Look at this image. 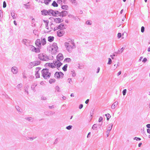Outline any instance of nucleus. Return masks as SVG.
I'll use <instances>...</instances> for the list:
<instances>
[{"mask_svg":"<svg viewBox=\"0 0 150 150\" xmlns=\"http://www.w3.org/2000/svg\"><path fill=\"white\" fill-rule=\"evenodd\" d=\"M64 45L67 51L69 52H71L72 49L76 47L74 40L71 38L67 40V42H65Z\"/></svg>","mask_w":150,"mask_h":150,"instance_id":"1","label":"nucleus"},{"mask_svg":"<svg viewBox=\"0 0 150 150\" xmlns=\"http://www.w3.org/2000/svg\"><path fill=\"white\" fill-rule=\"evenodd\" d=\"M42 76L45 79H47L50 78L51 73L49 72V69H44L42 71Z\"/></svg>","mask_w":150,"mask_h":150,"instance_id":"2","label":"nucleus"},{"mask_svg":"<svg viewBox=\"0 0 150 150\" xmlns=\"http://www.w3.org/2000/svg\"><path fill=\"white\" fill-rule=\"evenodd\" d=\"M49 50H51V53L52 54H55L57 52L58 47L57 44L56 43H54L50 47ZM50 51V50H49Z\"/></svg>","mask_w":150,"mask_h":150,"instance_id":"3","label":"nucleus"},{"mask_svg":"<svg viewBox=\"0 0 150 150\" xmlns=\"http://www.w3.org/2000/svg\"><path fill=\"white\" fill-rule=\"evenodd\" d=\"M38 56L39 59L41 60L47 61L50 59L49 57L44 53H41Z\"/></svg>","mask_w":150,"mask_h":150,"instance_id":"4","label":"nucleus"},{"mask_svg":"<svg viewBox=\"0 0 150 150\" xmlns=\"http://www.w3.org/2000/svg\"><path fill=\"white\" fill-rule=\"evenodd\" d=\"M64 75V74L62 72H56L54 74V76L57 79L62 78Z\"/></svg>","mask_w":150,"mask_h":150,"instance_id":"5","label":"nucleus"},{"mask_svg":"<svg viewBox=\"0 0 150 150\" xmlns=\"http://www.w3.org/2000/svg\"><path fill=\"white\" fill-rule=\"evenodd\" d=\"M30 50L32 51L35 52L36 53H39L40 52V48H36L33 45H30Z\"/></svg>","mask_w":150,"mask_h":150,"instance_id":"6","label":"nucleus"},{"mask_svg":"<svg viewBox=\"0 0 150 150\" xmlns=\"http://www.w3.org/2000/svg\"><path fill=\"white\" fill-rule=\"evenodd\" d=\"M49 12H50V16L52 15L53 16H56L57 15L59 16V11H54L52 9L49 10Z\"/></svg>","mask_w":150,"mask_h":150,"instance_id":"7","label":"nucleus"},{"mask_svg":"<svg viewBox=\"0 0 150 150\" xmlns=\"http://www.w3.org/2000/svg\"><path fill=\"white\" fill-rule=\"evenodd\" d=\"M68 13V12L66 11H63L61 12L59 11V16L63 17L65 16Z\"/></svg>","mask_w":150,"mask_h":150,"instance_id":"8","label":"nucleus"},{"mask_svg":"<svg viewBox=\"0 0 150 150\" xmlns=\"http://www.w3.org/2000/svg\"><path fill=\"white\" fill-rule=\"evenodd\" d=\"M57 60L58 62H60L64 59L63 54L61 53L59 54L57 56Z\"/></svg>","mask_w":150,"mask_h":150,"instance_id":"9","label":"nucleus"},{"mask_svg":"<svg viewBox=\"0 0 150 150\" xmlns=\"http://www.w3.org/2000/svg\"><path fill=\"white\" fill-rule=\"evenodd\" d=\"M30 40L26 39H23L22 41L23 43L27 46H30Z\"/></svg>","mask_w":150,"mask_h":150,"instance_id":"10","label":"nucleus"},{"mask_svg":"<svg viewBox=\"0 0 150 150\" xmlns=\"http://www.w3.org/2000/svg\"><path fill=\"white\" fill-rule=\"evenodd\" d=\"M35 44L37 47L41 49V48L42 45L41 44V42L40 39H38L36 40L35 41Z\"/></svg>","mask_w":150,"mask_h":150,"instance_id":"11","label":"nucleus"},{"mask_svg":"<svg viewBox=\"0 0 150 150\" xmlns=\"http://www.w3.org/2000/svg\"><path fill=\"white\" fill-rule=\"evenodd\" d=\"M11 71L13 74H16L18 72V69L16 67L14 66L11 68Z\"/></svg>","mask_w":150,"mask_h":150,"instance_id":"12","label":"nucleus"},{"mask_svg":"<svg viewBox=\"0 0 150 150\" xmlns=\"http://www.w3.org/2000/svg\"><path fill=\"white\" fill-rule=\"evenodd\" d=\"M41 12L42 13V14L44 16H46L47 15H50V12H49V10L48 11L46 9H43L41 11Z\"/></svg>","mask_w":150,"mask_h":150,"instance_id":"13","label":"nucleus"},{"mask_svg":"<svg viewBox=\"0 0 150 150\" xmlns=\"http://www.w3.org/2000/svg\"><path fill=\"white\" fill-rule=\"evenodd\" d=\"M53 63H55L56 64V66L57 68L60 67L62 65V63L60 62H58L57 60L55 59L53 61Z\"/></svg>","mask_w":150,"mask_h":150,"instance_id":"14","label":"nucleus"},{"mask_svg":"<svg viewBox=\"0 0 150 150\" xmlns=\"http://www.w3.org/2000/svg\"><path fill=\"white\" fill-rule=\"evenodd\" d=\"M58 28H59V29H60L61 30L65 29L66 28V26H64V25L63 23H62L60 24L58 26Z\"/></svg>","mask_w":150,"mask_h":150,"instance_id":"15","label":"nucleus"},{"mask_svg":"<svg viewBox=\"0 0 150 150\" xmlns=\"http://www.w3.org/2000/svg\"><path fill=\"white\" fill-rule=\"evenodd\" d=\"M64 32L61 30H58L57 32V35L59 37L62 36L64 34Z\"/></svg>","mask_w":150,"mask_h":150,"instance_id":"16","label":"nucleus"},{"mask_svg":"<svg viewBox=\"0 0 150 150\" xmlns=\"http://www.w3.org/2000/svg\"><path fill=\"white\" fill-rule=\"evenodd\" d=\"M54 21L56 23H60L62 22L63 21V20L62 19L59 18H54Z\"/></svg>","mask_w":150,"mask_h":150,"instance_id":"17","label":"nucleus"},{"mask_svg":"<svg viewBox=\"0 0 150 150\" xmlns=\"http://www.w3.org/2000/svg\"><path fill=\"white\" fill-rule=\"evenodd\" d=\"M44 113L46 115L49 116L54 114H55V112L48 111L45 112Z\"/></svg>","mask_w":150,"mask_h":150,"instance_id":"18","label":"nucleus"},{"mask_svg":"<svg viewBox=\"0 0 150 150\" xmlns=\"http://www.w3.org/2000/svg\"><path fill=\"white\" fill-rule=\"evenodd\" d=\"M37 85V84L36 83H34L31 86V89L34 92H35L36 91V90L35 89V88Z\"/></svg>","mask_w":150,"mask_h":150,"instance_id":"19","label":"nucleus"},{"mask_svg":"<svg viewBox=\"0 0 150 150\" xmlns=\"http://www.w3.org/2000/svg\"><path fill=\"white\" fill-rule=\"evenodd\" d=\"M41 43L43 45H44L46 44V39L45 38L42 37L41 38Z\"/></svg>","mask_w":150,"mask_h":150,"instance_id":"20","label":"nucleus"},{"mask_svg":"<svg viewBox=\"0 0 150 150\" xmlns=\"http://www.w3.org/2000/svg\"><path fill=\"white\" fill-rule=\"evenodd\" d=\"M25 118L26 120H27L30 122H33L34 120V118L31 117H25Z\"/></svg>","mask_w":150,"mask_h":150,"instance_id":"21","label":"nucleus"},{"mask_svg":"<svg viewBox=\"0 0 150 150\" xmlns=\"http://www.w3.org/2000/svg\"><path fill=\"white\" fill-rule=\"evenodd\" d=\"M54 37L53 36H50L48 38V40L50 42H52L54 40Z\"/></svg>","mask_w":150,"mask_h":150,"instance_id":"22","label":"nucleus"},{"mask_svg":"<svg viewBox=\"0 0 150 150\" xmlns=\"http://www.w3.org/2000/svg\"><path fill=\"white\" fill-rule=\"evenodd\" d=\"M118 102L117 101H116L114 102L112 105L111 108L112 109H114L117 106Z\"/></svg>","mask_w":150,"mask_h":150,"instance_id":"23","label":"nucleus"},{"mask_svg":"<svg viewBox=\"0 0 150 150\" xmlns=\"http://www.w3.org/2000/svg\"><path fill=\"white\" fill-rule=\"evenodd\" d=\"M125 48H124L123 47L122 48H121L120 50H118L117 52H115V53L116 54H120L121 53L123 50H124Z\"/></svg>","mask_w":150,"mask_h":150,"instance_id":"24","label":"nucleus"},{"mask_svg":"<svg viewBox=\"0 0 150 150\" xmlns=\"http://www.w3.org/2000/svg\"><path fill=\"white\" fill-rule=\"evenodd\" d=\"M61 8L63 9L67 10L68 9L69 7H68V6L67 5H63L62 6Z\"/></svg>","mask_w":150,"mask_h":150,"instance_id":"25","label":"nucleus"},{"mask_svg":"<svg viewBox=\"0 0 150 150\" xmlns=\"http://www.w3.org/2000/svg\"><path fill=\"white\" fill-rule=\"evenodd\" d=\"M52 5L54 7H57L58 6V4L55 1H53Z\"/></svg>","mask_w":150,"mask_h":150,"instance_id":"26","label":"nucleus"},{"mask_svg":"<svg viewBox=\"0 0 150 150\" xmlns=\"http://www.w3.org/2000/svg\"><path fill=\"white\" fill-rule=\"evenodd\" d=\"M33 62L34 63V65H35V66L38 65L40 63V61H36Z\"/></svg>","mask_w":150,"mask_h":150,"instance_id":"27","label":"nucleus"},{"mask_svg":"<svg viewBox=\"0 0 150 150\" xmlns=\"http://www.w3.org/2000/svg\"><path fill=\"white\" fill-rule=\"evenodd\" d=\"M11 14L13 19H15L16 18V16H15V13L14 11H11Z\"/></svg>","mask_w":150,"mask_h":150,"instance_id":"28","label":"nucleus"},{"mask_svg":"<svg viewBox=\"0 0 150 150\" xmlns=\"http://www.w3.org/2000/svg\"><path fill=\"white\" fill-rule=\"evenodd\" d=\"M67 64H66L62 67V69L63 71H67Z\"/></svg>","mask_w":150,"mask_h":150,"instance_id":"29","label":"nucleus"},{"mask_svg":"<svg viewBox=\"0 0 150 150\" xmlns=\"http://www.w3.org/2000/svg\"><path fill=\"white\" fill-rule=\"evenodd\" d=\"M55 81V80L54 79H50L49 81V82L50 84H52L54 83Z\"/></svg>","mask_w":150,"mask_h":150,"instance_id":"30","label":"nucleus"},{"mask_svg":"<svg viewBox=\"0 0 150 150\" xmlns=\"http://www.w3.org/2000/svg\"><path fill=\"white\" fill-rule=\"evenodd\" d=\"M49 67H50L51 68H53L55 67L56 66V64H55V63H53V64L52 63L49 66Z\"/></svg>","mask_w":150,"mask_h":150,"instance_id":"31","label":"nucleus"},{"mask_svg":"<svg viewBox=\"0 0 150 150\" xmlns=\"http://www.w3.org/2000/svg\"><path fill=\"white\" fill-rule=\"evenodd\" d=\"M51 1V0H45L43 1V3H44L45 4L47 5Z\"/></svg>","mask_w":150,"mask_h":150,"instance_id":"32","label":"nucleus"},{"mask_svg":"<svg viewBox=\"0 0 150 150\" xmlns=\"http://www.w3.org/2000/svg\"><path fill=\"white\" fill-rule=\"evenodd\" d=\"M105 115L107 117V120H108L111 117L110 115L108 113L105 114Z\"/></svg>","mask_w":150,"mask_h":150,"instance_id":"33","label":"nucleus"},{"mask_svg":"<svg viewBox=\"0 0 150 150\" xmlns=\"http://www.w3.org/2000/svg\"><path fill=\"white\" fill-rule=\"evenodd\" d=\"M112 124H110L108 125V131H110L112 127Z\"/></svg>","mask_w":150,"mask_h":150,"instance_id":"34","label":"nucleus"},{"mask_svg":"<svg viewBox=\"0 0 150 150\" xmlns=\"http://www.w3.org/2000/svg\"><path fill=\"white\" fill-rule=\"evenodd\" d=\"M22 86L23 84L22 83H20L17 85L16 87L18 89H21L22 87Z\"/></svg>","mask_w":150,"mask_h":150,"instance_id":"35","label":"nucleus"},{"mask_svg":"<svg viewBox=\"0 0 150 150\" xmlns=\"http://www.w3.org/2000/svg\"><path fill=\"white\" fill-rule=\"evenodd\" d=\"M71 61V59L70 58H65L64 60V61L67 62H70Z\"/></svg>","mask_w":150,"mask_h":150,"instance_id":"36","label":"nucleus"},{"mask_svg":"<svg viewBox=\"0 0 150 150\" xmlns=\"http://www.w3.org/2000/svg\"><path fill=\"white\" fill-rule=\"evenodd\" d=\"M97 127V124H94L93 125L92 127V128L93 130H96Z\"/></svg>","mask_w":150,"mask_h":150,"instance_id":"37","label":"nucleus"},{"mask_svg":"<svg viewBox=\"0 0 150 150\" xmlns=\"http://www.w3.org/2000/svg\"><path fill=\"white\" fill-rule=\"evenodd\" d=\"M69 1L71 2L73 4L75 5H76V0H69Z\"/></svg>","mask_w":150,"mask_h":150,"instance_id":"38","label":"nucleus"},{"mask_svg":"<svg viewBox=\"0 0 150 150\" xmlns=\"http://www.w3.org/2000/svg\"><path fill=\"white\" fill-rule=\"evenodd\" d=\"M71 74H72V76L74 77L76 76V74L74 70H73L71 71Z\"/></svg>","mask_w":150,"mask_h":150,"instance_id":"39","label":"nucleus"},{"mask_svg":"<svg viewBox=\"0 0 150 150\" xmlns=\"http://www.w3.org/2000/svg\"><path fill=\"white\" fill-rule=\"evenodd\" d=\"M55 90L58 92L60 91V88H59L58 86H57L55 88Z\"/></svg>","mask_w":150,"mask_h":150,"instance_id":"40","label":"nucleus"},{"mask_svg":"<svg viewBox=\"0 0 150 150\" xmlns=\"http://www.w3.org/2000/svg\"><path fill=\"white\" fill-rule=\"evenodd\" d=\"M24 5L25 6V8L26 9H28L30 8V5H28L27 4H24Z\"/></svg>","mask_w":150,"mask_h":150,"instance_id":"41","label":"nucleus"},{"mask_svg":"<svg viewBox=\"0 0 150 150\" xmlns=\"http://www.w3.org/2000/svg\"><path fill=\"white\" fill-rule=\"evenodd\" d=\"M3 17V12L1 11L0 10V20L1 21Z\"/></svg>","mask_w":150,"mask_h":150,"instance_id":"42","label":"nucleus"},{"mask_svg":"<svg viewBox=\"0 0 150 150\" xmlns=\"http://www.w3.org/2000/svg\"><path fill=\"white\" fill-rule=\"evenodd\" d=\"M72 125H69L66 127V128L68 130H70L72 129Z\"/></svg>","mask_w":150,"mask_h":150,"instance_id":"43","label":"nucleus"},{"mask_svg":"<svg viewBox=\"0 0 150 150\" xmlns=\"http://www.w3.org/2000/svg\"><path fill=\"white\" fill-rule=\"evenodd\" d=\"M38 32V31L37 30H34L33 31V33L34 35H37Z\"/></svg>","mask_w":150,"mask_h":150,"instance_id":"44","label":"nucleus"},{"mask_svg":"<svg viewBox=\"0 0 150 150\" xmlns=\"http://www.w3.org/2000/svg\"><path fill=\"white\" fill-rule=\"evenodd\" d=\"M127 92V89H125L122 91V94L123 96L125 95Z\"/></svg>","mask_w":150,"mask_h":150,"instance_id":"45","label":"nucleus"},{"mask_svg":"<svg viewBox=\"0 0 150 150\" xmlns=\"http://www.w3.org/2000/svg\"><path fill=\"white\" fill-rule=\"evenodd\" d=\"M112 61L111 59L110 58H108V64H111Z\"/></svg>","mask_w":150,"mask_h":150,"instance_id":"46","label":"nucleus"},{"mask_svg":"<svg viewBox=\"0 0 150 150\" xmlns=\"http://www.w3.org/2000/svg\"><path fill=\"white\" fill-rule=\"evenodd\" d=\"M134 140H136L137 141H140L141 140L140 138L137 137H134Z\"/></svg>","mask_w":150,"mask_h":150,"instance_id":"47","label":"nucleus"},{"mask_svg":"<svg viewBox=\"0 0 150 150\" xmlns=\"http://www.w3.org/2000/svg\"><path fill=\"white\" fill-rule=\"evenodd\" d=\"M144 29H145L144 27L143 26H142V27L141 28V32L142 33H143L144 32Z\"/></svg>","mask_w":150,"mask_h":150,"instance_id":"48","label":"nucleus"},{"mask_svg":"<svg viewBox=\"0 0 150 150\" xmlns=\"http://www.w3.org/2000/svg\"><path fill=\"white\" fill-rule=\"evenodd\" d=\"M30 65L31 66V68L35 66V65H34V63L33 62H30Z\"/></svg>","mask_w":150,"mask_h":150,"instance_id":"49","label":"nucleus"},{"mask_svg":"<svg viewBox=\"0 0 150 150\" xmlns=\"http://www.w3.org/2000/svg\"><path fill=\"white\" fill-rule=\"evenodd\" d=\"M67 82L70 84H71V78H69L67 79Z\"/></svg>","mask_w":150,"mask_h":150,"instance_id":"50","label":"nucleus"},{"mask_svg":"<svg viewBox=\"0 0 150 150\" xmlns=\"http://www.w3.org/2000/svg\"><path fill=\"white\" fill-rule=\"evenodd\" d=\"M6 2L5 1H4L3 3V7L4 8H5L6 7Z\"/></svg>","mask_w":150,"mask_h":150,"instance_id":"51","label":"nucleus"},{"mask_svg":"<svg viewBox=\"0 0 150 150\" xmlns=\"http://www.w3.org/2000/svg\"><path fill=\"white\" fill-rule=\"evenodd\" d=\"M58 138L56 139L55 140L54 142V144H57L58 142Z\"/></svg>","mask_w":150,"mask_h":150,"instance_id":"52","label":"nucleus"},{"mask_svg":"<svg viewBox=\"0 0 150 150\" xmlns=\"http://www.w3.org/2000/svg\"><path fill=\"white\" fill-rule=\"evenodd\" d=\"M16 108L18 111L20 112H21V111H20V108L18 106L16 107Z\"/></svg>","mask_w":150,"mask_h":150,"instance_id":"53","label":"nucleus"},{"mask_svg":"<svg viewBox=\"0 0 150 150\" xmlns=\"http://www.w3.org/2000/svg\"><path fill=\"white\" fill-rule=\"evenodd\" d=\"M122 36V34L121 33H118L117 34V37L118 38H120Z\"/></svg>","mask_w":150,"mask_h":150,"instance_id":"54","label":"nucleus"},{"mask_svg":"<svg viewBox=\"0 0 150 150\" xmlns=\"http://www.w3.org/2000/svg\"><path fill=\"white\" fill-rule=\"evenodd\" d=\"M68 16L70 18H75V17L74 16V15H71V14H69L68 15Z\"/></svg>","mask_w":150,"mask_h":150,"instance_id":"55","label":"nucleus"},{"mask_svg":"<svg viewBox=\"0 0 150 150\" xmlns=\"http://www.w3.org/2000/svg\"><path fill=\"white\" fill-rule=\"evenodd\" d=\"M103 120V117H100L99 118V119L98 120V122H101V121H102V120Z\"/></svg>","mask_w":150,"mask_h":150,"instance_id":"56","label":"nucleus"},{"mask_svg":"<svg viewBox=\"0 0 150 150\" xmlns=\"http://www.w3.org/2000/svg\"><path fill=\"white\" fill-rule=\"evenodd\" d=\"M41 100H45L47 99V98L45 97H44L43 96H42L41 97Z\"/></svg>","mask_w":150,"mask_h":150,"instance_id":"57","label":"nucleus"},{"mask_svg":"<svg viewBox=\"0 0 150 150\" xmlns=\"http://www.w3.org/2000/svg\"><path fill=\"white\" fill-rule=\"evenodd\" d=\"M86 24L87 25H91V23H90V21H87L86 22Z\"/></svg>","mask_w":150,"mask_h":150,"instance_id":"58","label":"nucleus"},{"mask_svg":"<svg viewBox=\"0 0 150 150\" xmlns=\"http://www.w3.org/2000/svg\"><path fill=\"white\" fill-rule=\"evenodd\" d=\"M37 1H38L39 2H40L41 3H43L44 0H35Z\"/></svg>","mask_w":150,"mask_h":150,"instance_id":"59","label":"nucleus"},{"mask_svg":"<svg viewBox=\"0 0 150 150\" xmlns=\"http://www.w3.org/2000/svg\"><path fill=\"white\" fill-rule=\"evenodd\" d=\"M83 104H80L79 106V109H81V108H82L83 107Z\"/></svg>","mask_w":150,"mask_h":150,"instance_id":"60","label":"nucleus"},{"mask_svg":"<svg viewBox=\"0 0 150 150\" xmlns=\"http://www.w3.org/2000/svg\"><path fill=\"white\" fill-rule=\"evenodd\" d=\"M57 2L58 3H59V4H62V0H57Z\"/></svg>","mask_w":150,"mask_h":150,"instance_id":"61","label":"nucleus"},{"mask_svg":"<svg viewBox=\"0 0 150 150\" xmlns=\"http://www.w3.org/2000/svg\"><path fill=\"white\" fill-rule=\"evenodd\" d=\"M147 61V59L146 58H144L142 60V62L145 63Z\"/></svg>","mask_w":150,"mask_h":150,"instance_id":"62","label":"nucleus"},{"mask_svg":"<svg viewBox=\"0 0 150 150\" xmlns=\"http://www.w3.org/2000/svg\"><path fill=\"white\" fill-rule=\"evenodd\" d=\"M49 108L50 109H52L54 108V105H52V106H49Z\"/></svg>","mask_w":150,"mask_h":150,"instance_id":"63","label":"nucleus"},{"mask_svg":"<svg viewBox=\"0 0 150 150\" xmlns=\"http://www.w3.org/2000/svg\"><path fill=\"white\" fill-rule=\"evenodd\" d=\"M146 127L149 128H150V124H148L146 125Z\"/></svg>","mask_w":150,"mask_h":150,"instance_id":"64","label":"nucleus"}]
</instances>
